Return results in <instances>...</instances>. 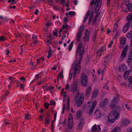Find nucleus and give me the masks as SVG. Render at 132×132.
I'll return each mask as SVG.
<instances>
[{"mask_svg": "<svg viewBox=\"0 0 132 132\" xmlns=\"http://www.w3.org/2000/svg\"><path fill=\"white\" fill-rule=\"evenodd\" d=\"M82 43L80 42L78 46L76 53V61H75L72 65V68L70 70L69 74V79L71 80L73 73V78L76 76V73H79L80 70L81 61L83 55V53L86 52L87 49V46H83L81 49Z\"/></svg>", "mask_w": 132, "mask_h": 132, "instance_id": "1", "label": "nucleus"}, {"mask_svg": "<svg viewBox=\"0 0 132 132\" xmlns=\"http://www.w3.org/2000/svg\"><path fill=\"white\" fill-rule=\"evenodd\" d=\"M77 84V80H75L71 84L70 87L69 85L67 84L65 86V88L67 90H68L70 92L72 91V93L73 94H75L76 93H77V94L75 96V101L77 104L78 106L79 107L83 103L84 94L82 93L81 94L79 99V92Z\"/></svg>", "mask_w": 132, "mask_h": 132, "instance_id": "2", "label": "nucleus"}, {"mask_svg": "<svg viewBox=\"0 0 132 132\" xmlns=\"http://www.w3.org/2000/svg\"><path fill=\"white\" fill-rule=\"evenodd\" d=\"M120 114L118 113L117 110H113L110 112L108 117V121L111 122H114L119 117Z\"/></svg>", "mask_w": 132, "mask_h": 132, "instance_id": "3", "label": "nucleus"}, {"mask_svg": "<svg viewBox=\"0 0 132 132\" xmlns=\"http://www.w3.org/2000/svg\"><path fill=\"white\" fill-rule=\"evenodd\" d=\"M126 20L128 22L123 27V31L124 33L126 32L129 29L130 25V23L132 20V17H127Z\"/></svg>", "mask_w": 132, "mask_h": 132, "instance_id": "4", "label": "nucleus"}, {"mask_svg": "<svg viewBox=\"0 0 132 132\" xmlns=\"http://www.w3.org/2000/svg\"><path fill=\"white\" fill-rule=\"evenodd\" d=\"M108 101V99L106 98L103 99V100L99 104L100 107L103 111H105L107 109L106 106Z\"/></svg>", "mask_w": 132, "mask_h": 132, "instance_id": "5", "label": "nucleus"}, {"mask_svg": "<svg viewBox=\"0 0 132 132\" xmlns=\"http://www.w3.org/2000/svg\"><path fill=\"white\" fill-rule=\"evenodd\" d=\"M128 46L127 45H126L123 49V51L122 52L121 54V57L119 59L120 61H122L125 58L126 56V53L127 51L128 50Z\"/></svg>", "mask_w": 132, "mask_h": 132, "instance_id": "6", "label": "nucleus"}, {"mask_svg": "<svg viewBox=\"0 0 132 132\" xmlns=\"http://www.w3.org/2000/svg\"><path fill=\"white\" fill-rule=\"evenodd\" d=\"M81 84L83 86H86L87 85V78L86 75L82 73L81 76Z\"/></svg>", "mask_w": 132, "mask_h": 132, "instance_id": "7", "label": "nucleus"}, {"mask_svg": "<svg viewBox=\"0 0 132 132\" xmlns=\"http://www.w3.org/2000/svg\"><path fill=\"white\" fill-rule=\"evenodd\" d=\"M102 3V2L101 0H95V5L96 6V11L100 10Z\"/></svg>", "mask_w": 132, "mask_h": 132, "instance_id": "8", "label": "nucleus"}, {"mask_svg": "<svg viewBox=\"0 0 132 132\" xmlns=\"http://www.w3.org/2000/svg\"><path fill=\"white\" fill-rule=\"evenodd\" d=\"M85 123V120L84 118H81L78 122L77 127L78 129H81Z\"/></svg>", "mask_w": 132, "mask_h": 132, "instance_id": "9", "label": "nucleus"}, {"mask_svg": "<svg viewBox=\"0 0 132 132\" xmlns=\"http://www.w3.org/2000/svg\"><path fill=\"white\" fill-rule=\"evenodd\" d=\"M101 130V128L99 125H94L92 128V132H100Z\"/></svg>", "mask_w": 132, "mask_h": 132, "instance_id": "10", "label": "nucleus"}, {"mask_svg": "<svg viewBox=\"0 0 132 132\" xmlns=\"http://www.w3.org/2000/svg\"><path fill=\"white\" fill-rule=\"evenodd\" d=\"M130 123L129 120L126 119H125L122 120L121 124L122 125L125 126L129 124Z\"/></svg>", "mask_w": 132, "mask_h": 132, "instance_id": "11", "label": "nucleus"}, {"mask_svg": "<svg viewBox=\"0 0 132 132\" xmlns=\"http://www.w3.org/2000/svg\"><path fill=\"white\" fill-rule=\"evenodd\" d=\"M99 93V90L98 89H96L94 90L92 93L91 98H95L97 96Z\"/></svg>", "mask_w": 132, "mask_h": 132, "instance_id": "12", "label": "nucleus"}, {"mask_svg": "<svg viewBox=\"0 0 132 132\" xmlns=\"http://www.w3.org/2000/svg\"><path fill=\"white\" fill-rule=\"evenodd\" d=\"M91 90V87L90 86L88 87L85 93L86 96H88L90 94Z\"/></svg>", "mask_w": 132, "mask_h": 132, "instance_id": "13", "label": "nucleus"}, {"mask_svg": "<svg viewBox=\"0 0 132 132\" xmlns=\"http://www.w3.org/2000/svg\"><path fill=\"white\" fill-rule=\"evenodd\" d=\"M94 115L96 118H99L101 116V111L100 110H96L94 113Z\"/></svg>", "mask_w": 132, "mask_h": 132, "instance_id": "14", "label": "nucleus"}, {"mask_svg": "<svg viewBox=\"0 0 132 132\" xmlns=\"http://www.w3.org/2000/svg\"><path fill=\"white\" fill-rule=\"evenodd\" d=\"M127 9L130 12H132V3H128L126 5V7Z\"/></svg>", "mask_w": 132, "mask_h": 132, "instance_id": "15", "label": "nucleus"}, {"mask_svg": "<svg viewBox=\"0 0 132 132\" xmlns=\"http://www.w3.org/2000/svg\"><path fill=\"white\" fill-rule=\"evenodd\" d=\"M96 104V100H95L94 101V102L93 103L92 107L90 108L89 111V114H90L93 112Z\"/></svg>", "mask_w": 132, "mask_h": 132, "instance_id": "16", "label": "nucleus"}, {"mask_svg": "<svg viewBox=\"0 0 132 132\" xmlns=\"http://www.w3.org/2000/svg\"><path fill=\"white\" fill-rule=\"evenodd\" d=\"M115 103H113L112 102L111 104L110 105V108L113 110H117L116 109H119V107L118 106V107H116V105H115Z\"/></svg>", "mask_w": 132, "mask_h": 132, "instance_id": "17", "label": "nucleus"}, {"mask_svg": "<svg viewBox=\"0 0 132 132\" xmlns=\"http://www.w3.org/2000/svg\"><path fill=\"white\" fill-rule=\"evenodd\" d=\"M94 14V11H92L91 12L90 11L88 10L87 12L86 16H89L90 15V16H93Z\"/></svg>", "mask_w": 132, "mask_h": 132, "instance_id": "18", "label": "nucleus"}, {"mask_svg": "<svg viewBox=\"0 0 132 132\" xmlns=\"http://www.w3.org/2000/svg\"><path fill=\"white\" fill-rule=\"evenodd\" d=\"M126 38L125 37H123L121 38L120 41V44L122 45H125L126 42Z\"/></svg>", "mask_w": 132, "mask_h": 132, "instance_id": "19", "label": "nucleus"}, {"mask_svg": "<svg viewBox=\"0 0 132 132\" xmlns=\"http://www.w3.org/2000/svg\"><path fill=\"white\" fill-rule=\"evenodd\" d=\"M129 84L128 85L129 88H132V76L129 77L128 79Z\"/></svg>", "mask_w": 132, "mask_h": 132, "instance_id": "20", "label": "nucleus"}, {"mask_svg": "<svg viewBox=\"0 0 132 132\" xmlns=\"http://www.w3.org/2000/svg\"><path fill=\"white\" fill-rule=\"evenodd\" d=\"M126 69V66L125 64H121L119 67V70L120 71H123Z\"/></svg>", "mask_w": 132, "mask_h": 132, "instance_id": "21", "label": "nucleus"}, {"mask_svg": "<svg viewBox=\"0 0 132 132\" xmlns=\"http://www.w3.org/2000/svg\"><path fill=\"white\" fill-rule=\"evenodd\" d=\"M131 72L130 70H129L126 71L124 73L123 76L124 78L126 79L128 77L129 74Z\"/></svg>", "mask_w": 132, "mask_h": 132, "instance_id": "22", "label": "nucleus"}, {"mask_svg": "<svg viewBox=\"0 0 132 132\" xmlns=\"http://www.w3.org/2000/svg\"><path fill=\"white\" fill-rule=\"evenodd\" d=\"M82 112L81 110H79L78 111L76 114V117L79 118L82 116Z\"/></svg>", "mask_w": 132, "mask_h": 132, "instance_id": "23", "label": "nucleus"}, {"mask_svg": "<svg viewBox=\"0 0 132 132\" xmlns=\"http://www.w3.org/2000/svg\"><path fill=\"white\" fill-rule=\"evenodd\" d=\"M81 34L82 33H81V32H79L77 34V42H79L80 41L81 36Z\"/></svg>", "mask_w": 132, "mask_h": 132, "instance_id": "24", "label": "nucleus"}, {"mask_svg": "<svg viewBox=\"0 0 132 132\" xmlns=\"http://www.w3.org/2000/svg\"><path fill=\"white\" fill-rule=\"evenodd\" d=\"M120 129L118 127H115L111 132H119L120 131Z\"/></svg>", "mask_w": 132, "mask_h": 132, "instance_id": "25", "label": "nucleus"}, {"mask_svg": "<svg viewBox=\"0 0 132 132\" xmlns=\"http://www.w3.org/2000/svg\"><path fill=\"white\" fill-rule=\"evenodd\" d=\"M68 127L69 129H71L73 126V123L71 121L68 122Z\"/></svg>", "mask_w": 132, "mask_h": 132, "instance_id": "26", "label": "nucleus"}, {"mask_svg": "<svg viewBox=\"0 0 132 132\" xmlns=\"http://www.w3.org/2000/svg\"><path fill=\"white\" fill-rule=\"evenodd\" d=\"M96 31H94L92 37V39L94 42L95 41V39L96 38Z\"/></svg>", "mask_w": 132, "mask_h": 132, "instance_id": "27", "label": "nucleus"}, {"mask_svg": "<svg viewBox=\"0 0 132 132\" xmlns=\"http://www.w3.org/2000/svg\"><path fill=\"white\" fill-rule=\"evenodd\" d=\"M90 32L87 29L85 30V36H86L87 35L89 36V34H90Z\"/></svg>", "mask_w": 132, "mask_h": 132, "instance_id": "28", "label": "nucleus"}, {"mask_svg": "<svg viewBox=\"0 0 132 132\" xmlns=\"http://www.w3.org/2000/svg\"><path fill=\"white\" fill-rule=\"evenodd\" d=\"M118 28V25L117 23H115L113 26V31L114 32H115L116 31L117 29Z\"/></svg>", "mask_w": 132, "mask_h": 132, "instance_id": "29", "label": "nucleus"}, {"mask_svg": "<svg viewBox=\"0 0 132 132\" xmlns=\"http://www.w3.org/2000/svg\"><path fill=\"white\" fill-rule=\"evenodd\" d=\"M73 42H72L69 45V47L68 48V50L69 51H70L72 49V48L73 46Z\"/></svg>", "mask_w": 132, "mask_h": 132, "instance_id": "30", "label": "nucleus"}, {"mask_svg": "<svg viewBox=\"0 0 132 132\" xmlns=\"http://www.w3.org/2000/svg\"><path fill=\"white\" fill-rule=\"evenodd\" d=\"M118 97H114L112 102L116 103L118 102Z\"/></svg>", "mask_w": 132, "mask_h": 132, "instance_id": "31", "label": "nucleus"}, {"mask_svg": "<svg viewBox=\"0 0 132 132\" xmlns=\"http://www.w3.org/2000/svg\"><path fill=\"white\" fill-rule=\"evenodd\" d=\"M84 28V26L83 25H82L80 27L79 29L78 30V31H79V32H80L81 33H82V31Z\"/></svg>", "mask_w": 132, "mask_h": 132, "instance_id": "32", "label": "nucleus"}, {"mask_svg": "<svg viewBox=\"0 0 132 132\" xmlns=\"http://www.w3.org/2000/svg\"><path fill=\"white\" fill-rule=\"evenodd\" d=\"M67 109L69 110L70 109L69 101L68 98H67Z\"/></svg>", "mask_w": 132, "mask_h": 132, "instance_id": "33", "label": "nucleus"}, {"mask_svg": "<svg viewBox=\"0 0 132 132\" xmlns=\"http://www.w3.org/2000/svg\"><path fill=\"white\" fill-rule=\"evenodd\" d=\"M84 39L86 42V41L88 42L89 39V36L87 35L86 36H85L84 38Z\"/></svg>", "mask_w": 132, "mask_h": 132, "instance_id": "34", "label": "nucleus"}, {"mask_svg": "<svg viewBox=\"0 0 132 132\" xmlns=\"http://www.w3.org/2000/svg\"><path fill=\"white\" fill-rule=\"evenodd\" d=\"M125 105L127 109L129 110H132V109L128 104H125Z\"/></svg>", "mask_w": 132, "mask_h": 132, "instance_id": "35", "label": "nucleus"}, {"mask_svg": "<svg viewBox=\"0 0 132 132\" xmlns=\"http://www.w3.org/2000/svg\"><path fill=\"white\" fill-rule=\"evenodd\" d=\"M132 31H130L127 33L126 35L127 37L128 38H129L131 37Z\"/></svg>", "mask_w": 132, "mask_h": 132, "instance_id": "36", "label": "nucleus"}, {"mask_svg": "<svg viewBox=\"0 0 132 132\" xmlns=\"http://www.w3.org/2000/svg\"><path fill=\"white\" fill-rule=\"evenodd\" d=\"M45 121L46 122L45 124L48 125L50 121V119L48 118H47L45 120Z\"/></svg>", "mask_w": 132, "mask_h": 132, "instance_id": "37", "label": "nucleus"}, {"mask_svg": "<svg viewBox=\"0 0 132 132\" xmlns=\"http://www.w3.org/2000/svg\"><path fill=\"white\" fill-rule=\"evenodd\" d=\"M69 14L71 16H75V12L74 11H70L69 13Z\"/></svg>", "mask_w": 132, "mask_h": 132, "instance_id": "38", "label": "nucleus"}, {"mask_svg": "<svg viewBox=\"0 0 132 132\" xmlns=\"http://www.w3.org/2000/svg\"><path fill=\"white\" fill-rule=\"evenodd\" d=\"M33 40L32 43L33 44L36 45L37 43H38V41L37 39H33V40Z\"/></svg>", "mask_w": 132, "mask_h": 132, "instance_id": "39", "label": "nucleus"}, {"mask_svg": "<svg viewBox=\"0 0 132 132\" xmlns=\"http://www.w3.org/2000/svg\"><path fill=\"white\" fill-rule=\"evenodd\" d=\"M121 32V31L119 30H118L116 32L115 34L116 35L118 36L119 35Z\"/></svg>", "mask_w": 132, "mask_h": 132, "instance_id": "40", "label": "nucleus"}, {"mask_svg": "<svg viewBox=\"0 0 132 132\" xmlns=\"http://www.w3.org/2000/svg\"><path fill=\"white\" fill-rule=\"evenodd\" d=\"M63 70H61V71L59 73V76L60 78H63Z\"/></svg>", "mask_w": 132, "mask_h": 132, "instance_id": "41", "label": "nucleus"}, {"mask_svg": "<svg viewBox=\"0 0 132 132\" xmlns=\"http://www.w3.org/2000/svg\"><path fill=\"white\" fill-rule=\"evenodd\" d=\"M5 39V38L3 36H0V41L3 42L4 41Z\"/></svg>", "mask_w": 132, "mask_h": 132, "instance_id": "42", "label": "nucleus"}, {"mask_svg": "<svg viewBox=\"0 0 132 132\" xmlns=\"http://www.w3.org/2000/svg\"><path fill=\"white\" fill-rule=\"evenodd\" d=\"M98 11H96V9H95V13L96 14V15L95 16H98L100 15V14L98 12Z\"/></svg>", "mask_w": 132, "mask_h": 132, "instance_id": "43", "label": "nucleus"}, {"mask_svg": "<svg viewBox=\"0 0 132 132\" xmlns=\"http://www.w3.org/2000/svg\"><path fill=\"white\" fill-rule=\"evenodd\" d=\"M3 20L5 21H7L8 19L7 18H6V17H0V20Z\"/></svg>", "mask_w": 132, "mask_h": 132, "instance_id": "44", "label": "nucleus"}, {"mask_svg": "<svg viewBox=\"0 0 132 132\" xmlns=\"http://www.w3.org/2000/svg\"><path fill=\"white\" fill-rule=\"evenodd\" d=\"M20 80L22 81L23 82H24L25 81L26 79L24 77H21L20 78Z\"/></svg>", "mask_w": 132, "mask_h": 132, "instance_id": "45", "label": "nucleus"}, {"mask_svg": "<svg viewBox=\"0 0 132 132\" xmlns=\"http://www.w3.org/2000/svg\"><path fill=\"white\" fill-rule=\"evenodd\" d=\"M49 105V104L48 103H45L44 104V105L46 109L48 108Z\"/></svg>", "mask_w": 132, "mask_h": 132, "instance_id": "46", "label": "nucleus"}, {"mask_svg": "<svg viewBox=\"0 0 132 132\" xmlns=\"http://www.w3.org/2000/svg\"><path fill=\"white\" fill-rule=\"evenodd\" d=\"M113 43V42L112 41H111L110 44L108 45V47L109 48H110L112 47V45Z\"/></svg>", "mask_w": 132, "mask_h": 132, "instance_id": "47", "label": "nucleus"}, {"mask_svg": "<svg viewBox=\"0 0 132 132\" xmlns=\"http://www.w3.org/2000/svg\"><path fill=\"white\" fill-rule=\"evenodd\" d=\"M97 17H94V18L93 19V22L92 23L93 25H94L95 24V23L97 20Z\"/></svg>", "mask_w": 132, "mask_h": 132, "instance_id": "48", "label": "nucleus"}, {"mask_svg": "<svg viewBox=\"0 0 132 132\" xmlns=\"http://www.w3.org/2000/svg\"><path fill=\"white\" fill-rule=\"evenodd\" d=\"M64 23H66L68 21V19L67 17H65L64 18Z\"/></svg>", "mask_w": 132, "mask_h": 132, "instance_id": "49", "label": "nucleus"}, {"mask_svg": "<svg viewBox=\"0 0 132 132\" xmlns=\"http://www.w3.org/2000/svg\"><path fill=\"white\" fill-rule=\"evenodd\" d=\"M9 94V92L8 90H7L6 91V92L5 93V95H4V96H3L2 97V98L3 97H6V96H7Z\"/></svg>", "mask_w": 132, "mask_h": 132, "instance_id": "50", "label": "nucleus"}, {"mask_svg": "<svg viewBox=\"0 0 132 132\" xmlns=\"http://www.w3.org/2000/svg\"><path fill=\"white\" fill-rule=\"evenodd\" d=\"M55 102L54 101H51L50 103V104L51 105H55Z\"/></svg>", "mask_w": 132, "mask_h": 132, "instance_id": "51", "label": "nucleus"}, {"mask_svg": "<svg viewBox=\"0 0 132 132\" xmlns=\"http://www.w3.org/2000/svg\"><path fill=\"white\" fill-rule=\"evenodd\" d=\"M39 74L37 75L35 77L34 79V80H36L37 79L39 78Z\"/></svg>", "mask_w": 132, "mask_h": 132, "instance_id": "52", "label": "nucleus"}, {"mask_svg": "<svg viewBox=\"0 0 132 132\" xmlns=\"http://www.w3.org/2000/svg\"><path fill=\"white\" fill-rule=\"evenodd\" d=\"M50 50H49L48 51V55H52V53H51L52 50L51 48V47L50 46Z\"/></svg>", "mask_w": 132, "mask_h": 132, "instance_id": "53", "label": "nucleus"}, {"mask_svg": "<svg viewBox=\"0 0 132 132\" xmlns=\"http://www.w3.org/2000/svg\"><path fill=\"white\" fill-rule=\"evenodd\" d=\"M50 44H52V42L50 41V40H47L46 42V44L47 45H49Z\"/></svg>", "mask_w": 132, "mask_h": 132, "instance_id": "54", "label": "nucleus"}, {"mask_svg": "<svg viewBox=\"0 0 132 132\" xmlns=\"http://www.w3.org/2000/svg\"><path fill=\"white\" fill-rule=\"evenodd\" d=\"M57 116V112L55 113L54 116V120H53V121H54L56 120V117Z\"/></svg>", "mask_w": 132, "mask_h": 132, "instance_id": "55", "label": "nucleus"}, {"mask_svg": "<svg viewBox=\"0 0 132 132\" xmlns=\"http://www.w3.org/2000/svg\"><path fill=\"white\" fill-rule=\"evenodd\" d=\"M68 25L67 24H66L65 25H63L62 26V28L63 29H66L68 27Z\"/></svg>", "mask_w": 132, "mask_h": 132, "instance_id": "56", "label": "nucleus"}, {"mask_svg": "<svg viewBox=\"0 0 132 132\" xmlns=\"http://www.w3.org/2000/svg\"><path fill=\"white\" fill-rule=\"evenodd\" d=\"M94 0H92L90 3V6H92L94 4Z\"/></svg>", "mask_w": 132, "mask_h": 132, "instance_id": "57", "label": "nucleus"}, {"mask_svg": "<svg viewBox=\"0 0 132 132\" xmlns=\"http://www.w3.org/2000/svg\"><path fill=\"white\" fill-rule=\"evenodd\" d=\"M103 88L104 89H109V87L106 86V84H105L103 86Z\"/></svg>", "mask_w": 132, "mask_h": 132, "instance_id": "58", "label": "nucleus"}, {"mask_svg": "<svg viewBox=\"0 0 132 132\" xmlns=\"http://www.w3.org/2000/svg\"><path fill=\"white\" fill-rule=\"evenodd\" d=\"M20 86L21 87V89L23 90H24V85L22 84H20Z\"/></svg>", "mask_w": 132, "mask_h": 132, "instance_id": "59", "label": "nucleus"}, {"mask_svg": "<svg viewBox=\"0 0 132 132\" xmlns=\"http://www.w3.org/2000/svg\"><path fill=\"white\" fill-rule=\"evenodd\" d=\"M131 59L130 58H128V59L127 60V62L128 63H129L131 61Z\"/></svg>", "mask_w": 132, "mask_h": 132, "instance_id": "60", "label": "nucleus"}, {"mask_svg": "<svg viewBox=\"0 0 132 132\" xmlns=\"http://www.w3.org/2000/svg\"><path fill=\"white\" fill-rule=\"evenodd\" d=\"M35 35L34 34H33L32 35V40H33V39H37V37L36 36V37H35Z\"/></svg>", "mask_w": 132, "mask_h": 132, "instance_id": "61", "label": "nucleus"}, {"mask_svg": "<svg viewBox=\"0 0 132 132\" xmlns=\"http://www.w3.org/2000/svg\"><path fill=\"white\" fill-rule=\"evenodd\" d=\"M29 114L27 113V114L25 116V118L26 119L28 120L29 119Z\"/></svg>", "mask_w": 132, "mask_h": 132, "instance_id": "62", "label": "nucleus"}, {"mask_svg": "<svg viewBox=\"0 0 132 132\" xmlns=\"http://www.w3.org/2000/svg\"><path fill=\"white\" fill-rule=\"evenodd\" d=\"M65 0H60V1L61 2L62 4L63 5V6H64L63 5V3L65 2Z\"/></svg>", "mask_w": 132, "mask_h": 132, "instance_id": "63", "label": "nucleus"}, {"mask_svg": "<svg viewBox=\"0 0 132 132\" xmlns=\"http://www.w3.org/2000/svg\"><path fill=\"white\" fill-rule=\"evenodd\" d=\"M57 33L56 31H55L53 32V35L54 36H57Z\"/></svg>", "mask_w": 132, "mask_h": 132, "instance_id": "64", "label": "nucleus"}]
</instances>
